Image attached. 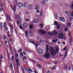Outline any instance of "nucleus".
<instances>
[{"mask_svg": "<svg viewBox=\"0 0 73 73\" xmlns=\"http://www.w3.org/2000/svg\"><path fill=\"white\" fill-rule=\"evenodd\" d=\"M49 51L52 54V56H55L56 51L54 48L52 46L49 47Z\"/></svg>", "mask_w": 73, "mask_h": 73, "instance_id": "obj_1", "label": "nucleus"}, {"mask_svg": "<svg viewBox=\"0 0 73 73\" xmlns=\"http://www.w3.org/2000/svg\"><path fill=\"white\" fill-rule=\"evenodd\" d=\"M46 53L44 55V57L45 58H48L50 56V54L49 52H46Z\"/></svg>", "mask_w": 73, "mask_h": 73, "instance_id": "obj_2", "label": "nucleus"}, {"mask_svg": "<svg viewBox=\"0 0 73 73\" xmlns=\"http://www.w3.org/2000/svg\"><path fill=\"white\" fill-rule=\"evenodd\" d=\"M36 51L37 53H38L41 54H42L44 53V51L40 49H37L36 50Z\"/></svg>", "mask_w": 73, "mask_h": 73, "instance_id": "obj_3", "label": "nucleus"}, {"mask_svg": "<svg viewBox=\"0 0 73 73\" xmlns=\"http://www.w3.org/2000/svg\"><path fill=\"white\" fill-rule=\"evenodd\" d=\"M58 37L60 39H62L64 38V35L62 33H61L59 34Z\"/></svg>", "mask_w": 73, "mask_h": 73, "instance_id": "obj_4", "label": "nucleus"}, {"mask_svg": "<svg viewBox=\"0 0 73 73\" xmlns=\"http://www.w3.org/2000/svg\"><path fill=\"white\" fill-rule=\"evenodd\" d=\"M38 33H40L43 35H44L45 34V31L43 30L40 29L38 31Z\"/></svg>", "mask_w": 73, "mask_h": 73, "instance_id": "obj_5", "label": "nucleus"}, {"mask_svg": "<svg viewBox=\"0 0 73 73\" xmlns=\"http://www.w3.org/2000/svg\"><path fill=\"white\" fill-rule=\"evenodd\" d=\"M59 20L62 22H65V19L64 18V17H60L59 19Z\"/></svg>", "mask_w": 73, "mask_h": 73, "instance_id": "obj_6", "label": "nucleus"}, {"mask_svg": "<svg viewBox=\"0 0 73 73\" xmlns=\"http://www.w3.org/2000/svg\"><path fill=\"white\" fill-rule=\"evenodd\" d=\"M22 25L23 27H24V28H28V24L25 22L23 23Z\"/></svg>", "mask_w": 73, "mask_h": 73, "instance_id": "obj_7", "label": "nucleus"}, {"mask_svg": "<svg viewBox=\"0 0 73 73\" xmlns=\"http://www.w3.org/2000/svg\"><path fill=\"white\" fill-rule=\"evenodd\" d=\"M55 24L56 25V28L57 29H58L60 28V24H58V23L57 21L55 22Z\"/></svg>", "mask_w": 73, "mask_h": 73, "instance_id": "obj_8", "label": "nucleus"}, {"mask_svg": "<svg viewBox=\"0 0 73 73\" xmlns=\"http://www.w3.org/2000/svg\"><path fill=\"white\" fill-rule=\"evenodd\" d=\"M34 8L35 10H37L38 11V10L40 9V7L38 5H35V6Z\"/></svg>", "mask_w": 73, "mask_h": 73, "instance_id": "obj_9", "label": "nucleus"}, {"mask_svg": "<svg viewBox=\"0 0 73 73\" xmlns=\"http://www.w3.org/2000/svg\"><path fill=\"white\" fill-rule=\"evenodd\" d=\"M23 3H17V5H18V7L19 8H21L22 6Z\"/></svg>", "mask_w": 73, "mask_h": 73, "instance_id": "obj_10", "label": "nucleus"}, {"mask_svg": "<svg viewBox=\"0 0 73 73\" xmlns=\"http://www.w3.org/2000/svg\"><path fill=\"white\" fill-rule=\"evenodd\" d=\"M38 22H39V19H38L36 18L34 21V23H36V24H37Z\"/></svg>", "mask_w": 73, "mask_h": 73, "instance_id": "obj_11", "label": "nucleus"}, {"mask_svg": "<svg viewBox=\"0 0 73 73\" xmlns=\"http://www.w3.org/2000/svg\"><path fill=\"white\" fill-rule=\"evenodd\" d=\"M29 9H31L32 8V5L31 4H29L27 5Z\"/></svg>", "mask_w": 73, "mask_h": 73, "instance_id": "obj_12", "label": "nucleus"}, {"mask_svg": "<svg viewBox=\"0 0 73 73\" xmlns=\"http://www.w3.org/2000/svg\"><path fill=\"white\" fill-rule=\"evenodd\" d=\"M16 62H17V64L18 66V67H19V66H20V63H19V60L18 59L16 60Z\"/></svg>", "mask_w": 73, "mask_h": 73, "instance_id": "obj_13", "label": "nucleus"}, {"mask_svg": "<svg viewBox=\"0 0 73 73\" xmlns=\"http://www.w3.org/2000/svg\"><path fill=\"white\" fill-rule=\"evenodd\" d=\"M27 3H25L23 4H22V7L25 8V7H26L27 6Z\"/></svg>", "mask_w": 73, "mask_h": 73, "instance_id": "obj_14", "label": "nucleus"}, {"mask_svg": "<svg viewBox=\"0 0 73 73\" xmlns=\"http://www.w3.org/2000/svg\"><path fill=\"white\" fill-rule=\"evenodd\" d=\"M55 49H56V51L57 53H58L59 51V48L58 47L56 46L55 48Z\"/></svg>", "mask_w": 73, "mask_h": 73, "instance_id": "obj_15", "label": "nucleus"}, {"mask_svg": "<svg viewBox=\"0 0 73 73\" xmlns=\"http://www.w3.org/2000/svg\"><path fill=\"white\" fill-rule=\"evenodd\" d=\"M40 3L41 4H42V5H44L45 4V2L43 1H40Z\"/></svg>", "mask_w": 73, "mask_h": 73, "instance_id": "obj_16", "label": "nucleus"}, {"mask_svg": "<svg viewBox=\"0 0 73 73\" xmlns=\"http://www.w3.org/2000/svg\"><path fill=\"white\" fill-rule=\"evenodd\" d=\"M68 52V50H66L65 52V55H64L63 58H65L67 56V52Z\"/></svg>", "mask_w": 73, "mask_h": 73, "instance_id": "obj_17", "label": "nucleus"}, {"mask_svg": "<svg viewBox=\"0 0 73 73\" xmlns=\"http://www.w3.org/2000/svg\"><path fill=\"white\" fill-rule=\"evenodd\" d=\"M68 52V50H66L65 52V55H64L63 58H65L67 56V52Z\"/></svg>", "mask_w": 73, "mask_h": 73, "instance_id": "obj_18", "label": "nucleus"}, {"mask_svg": "<svg viewBox=\"0 0 73 73\" xmlns=\"http://www.w3.org/2000/svg\"><path fill=\"white\" fill-rule=\"evenodd\" d=\"M48 50H49V46L47 45L46 47V52H48Z\"/></svg>", "mask_w": 73, "mask_h": 73, "instance_id": "obj_19", "label": "nucleus"}, {"mask_svg": "<svg viewBox=\"0 0 73 73\" xmlns=\"http://www.w3.org/2000/svg\"><path fill=\"white\" fill-rule=\"evenodd\" d=\"M15 58H19V54L17 53H15Z\"/></svg>", "mask_w": 73, "mask_h": 73, "instance_id": "obj_20", "label": "nucleus"}, {"mask_svg": "<svg viewBox=\"0 0 73 73\" xmlns=\"http://www.w3.org/2000/svg\"><path fill=\"white\" fill-rule=\"evenodd\" d=\"M52 32H53V33H54V35H57V33H58V32H57V31H56L55 30L54 31H52Z\"/></svg>", "mask_w": 73, "mask_h": 73, "instance_id": "obj_21", "label": "nucleus"}, {"mask_svg": "<svg viewBox=\"0 0 73 73\" xmlns=\"http://www.w3.org/2000/svg\"><path fill=\"white\" fill-rule=\"evenodd\" d=\"M16 6H14L13 8V11H14V13H15V12H16Z\"/></svg>", "mask_w": 73, "mask_h": 73, "instance_id": "obj_22", "label": "nucleus"}, {"mask_svg": "<svg viewBox=\"0 0 73 73\" xmlns=\"http://www.w3.org/2000/svg\"><path fill=\"white\" fill-rule=\"evenodd\" d=\"M54 17H55L56 19H58V16H57V14H55L54 16Z\"/></svg>", "mask_w": 73, "mask_h": 73, "instance_id": "obj_23", "label": "nucleus"}, {"mask_svg": "<svg viewBox=\"0 0 73 73\" xmlns=\"http://www.w3.org/2000/svg\"><path fill=\"white\" fill-rule=\"evenodd\" d=\"M2 11H4L3 10V7L1 6H0V11L1 12Z\"/></svg>", "mask_w": 73, "mask_h": 73, "instance_id": "obj_24", "label": "nucleus"}, {"mask_svg": "<svg viewBox=\"0 0 73 73\" xmlns=\"http://www.w3.org/2000/svg\"><path fill=\"white\" fill-rule=\"evenodd\" d=\"M48 35H51V36H52V35H54L53 32H50L48 33Z\"/></svg>", "mask_w": 73, "mask_h": 73, "instance_id": "obj_25", "label": "nucleus"}, {"mask_svg": "<svg viewBox=\"0 0 73 73\" xmlns=\"http://www.w3.org/2000/svg\"><path fill=\"white\" fill-rule=\"evenodd\" d=\"M29 42H31V43H32V44H33L34 45L35 44V41H29Z\"/></svg>", "mask_w": 73, "mask_h": 73, "instance_id": "obj_26", "label": "nucleus"}, {"mask_svg": "<svg viewBox=\"0 0 73 73\" xmlns=\"http://www.w3.org/2000/svg\"><path fill=\"white\" fill-rule=\"evenodd\" d=\"M34 45L35 46V48L36 49H37V47H38V46L39 45V44H35Z\"/></svg>", "mask_w": 73, "mask_h": 73, "instance_id": "obj_27", "label": "nucleus"}, {"mask_svg": "<svg viewBox=\"0 0 73 73\" xmlns=\"http://www.w3.org/2000/svg\"><path fill=\"white\" fill-rule=\"evenodd\" d=\"M26 37H28V32H25Z\"/></svg>", "mask_w": 73, "mask_h": 73, "instance_id": "obj_28", "label": "nucleus"}, {"mask_svg": "<svg viewBox=\"0 0 73 73\" xmlns=\"http://www.w3.org/2000/svg\"><path fill=\"white\" fill-rule=\"evenodd\" d=\"M52 68L53 70H54V69H56V66H55V65H54L53 67H52Z\"/></svg>", "mask_w": 73, "mask_h": 73, "instance_id": "obj_29", "label": "nucleus"}, {"mask_svg": "<svg viewBox=\"0 0 73 73\" xmlns=\"http://www.w3.org/2000/svg\"><path fill=\"white\" fill-rule=\"evenodd\" d=\"M57 40L56 39L54 40H52V42H57Z\"/></svg>", "mask_w": 73, "mask_h": 73, "instance_id": "obj_30", "label": "nucleus"}, {"mask_svg": "<svg viewBox=\"0 0 73 73\" xmlns=\"http://www.w3.org/2000/svg\"><path fill=\"white\" fill-rule=\"evenodd\" d=\"M5 24H6V22H5L4 23V25H3L4 28L6 27V25H5Z\"/></svg>", "mask_w": 73, "mask_h": 73, "instance_id": "obj_31", "label": "nucleus"}, {"mask_svg": "<svg viewBox=\"0 0 73 73\" xmlns=\"http://www.w3.org/2000/svg\"><path fill=\"white\" fill-rule=\"evenodd\" d=\"M68 27H70L71 25V23H68L67 25Z\"/></svg>", "mask_w": 73, "mask_h": 73, "instance_id": "obj_32", "label": "nucleus"}, {"mask_svg": "<svg viewBox=\"0 0 73 73\" xmlns=\"http://www.w3.org/2000/svg\"><path fill=\"white\" fill-rule=\"evenodd\" d=\"M19 28L20 29H24V28H23V27H22V26L21 25H19Z\"/></svg>", "mask_w": 73, "mask_h": 73, "instance_id": "obj_33", "label": "nucleus"}, {"mask_svg": "<svg viewBox=\"0 0 73 73\" xmlns=\"http://www.w3.org/2000/svg\"><path fill=\"white\" fill-rule=\"evenodd\" d=\"M65 14H66V15H68L69 14V13L67 11H66L65 12H64Z\"/></svg>", "mask_w": 73, "mask_h": 73, "instance_id": "obj_34", "label": "nucleus"}, {"mask_svg": "<svg viewBox=\"0 0 73 73\" xmlns=\"http://www.w3.org/2000/svg\"><path fill=\"white\" fill-rule=\"evenodd\" d=\"M3 54H1V57H0V59H3Z\"/></svg>", "mask_w": 73, "mask_h": 73, "instance_id": "obj_35", "label": "nucleus"}, {"mask_svg": "<svg viewBox=\"0 0 73 73\" xmlns=\"http://www.w3.org/2000/svg\"><path fill=\"white\" fill-rule=\"evenodd\" d=\"M22 50H23V49H20L18 51V52H19V53H20L22 52Z\"/></svg>", "mask_w": 73, "mask_h": 73, "instance_id": "obj_36", "label": "nucleus"}, {"mask_svg": "<svg viewBox=\"0 0 73 73\" xmlns=\"http://www.w3.org/2000/svg\"><path fill=\"white\" fill-rule=\"evenodd\" d=\"M7 17V19L8 20H9V19L10 20V21H11V18L9 17V18L8 17Z\"/></svg>", "mask_w": 73, "mask_h": 73, "instance_id": "obj_37", "label": "nucleus"}, {"mask_svg": "<svg viewBox=\"0 0 73 73\" xmlns=\"http://www.w3.org/2000/svg\"><path fill=\"white\" fill-rule=\"evenodd\" d=\"M29 27L30 29H32V28H33V26L31 25H30Z\"/></svg>", "mask_w": 73, "mask_h": 73, "instance_id": "obj_38", "label": "nucleus"}, {"mask_svg": "<svg viewBox=\"0 0 73 73\" xmlns=\"http://www.w3.org/2000/svg\"><path fill=\"white\" fill-rule=\"evenodd\" d=\"M23 58H24L25 60L27 59V56H24V57H23Z\"/></svg>", "mask_w": 73, "mask_h": 73, "instance_id": "obj_39", "label": "nucleus"}, {"mask_svg": "<svg viewBox=\"0 0 73 73\" xmlns=\"http://www.w3.org/2000/svg\"><path fill=\"white\" fill-rule=\"evenodd\" d=\"M68 35L70 37V36H71V33L70 32H68Z\"/></svg>", "mask_w": 73, "mask_h": 73, "instance_id": "obj_40", "label": "nucleus"}, {"mask_svg": "<svg viewBox=\"0 0 73 73\" xmlns=\"http://www.w3.org/2000/svg\"><path fill=\"white\" fill-rule=\"evenodd\" d=\"M70 44H71V43H72V38H70Z\"/></svg>", "mask_w": 73, "mask_h": 73, "instance_id": "obj_41", "label": "nucleus"}, {"mask_svg": "<svg viewBox=\"0 0 73 73\" xmlns=\"http://www.w3.org/2000/svg\"><path fill=\"white\" fill-rule=\"evenodd\" d=\"M40 27L42 28H43V25L42 24H40Z\"/></svg>", "mask_w": 73, "mask_h": 73, "instance_id": "obj_42", "label": "nucleus"}, {"mask_svg": "<svg viewBox=\"0 0 73 73\" xmlns=\"http://www.w3.org/2000/svg\"><path fill=\"white\" fill-rule=\"evenodd\" d=\"M71 16H72V17H73V11H72L71 14Z\"/></svg>", "mask_w": 73, "mask_h": 73, "instance_id": "obj_43", "label": "nucleus"}, {"mask_svg": "<svg viewBox=\"0 0 73 73\" xmlns=\"http://www.w3.org/2000/svg\"><path fill=\"white\" fill-rule=\"evenodd\" d=\"M20 56H21H21H23V52H21V53L20 54Z\"/></svg>", "mask_w": 73, "mask_h": 73, "instance_id": "obj_44", "label": "nucleus"}, {"mask_svg": "<svg viewBox=\"0 0 73 73\" xmlns=\"http://www.w3.org/2000/svg\"><path fill=\"white\" fill-rule=\"evenodd\" d=\"M10 67L11 68H13L12 64V63H11V64H10Z\"/></svg>", "mask_w": 73, "mask_h": 73, "instance_id": "obj_45", "label": "nucleus"}, {"mask_svg": "<svg viewBox=\"0 0 73 73\" xmlns=\"http://www.w3.org/2000/svg\"><path fill=\"white\" fill-rule=\"evenodd\" d=\"M17 23L18 24V25H19V24H20V21H17Z\"/></svg>", "mask_w": 73, "mask_h": 73, "instance_id": "obj_46", "label": "nucleus"}, {"mask_svg": "<svg viewBox=\"0 0 73 73\" xmlns=\"http://www.w3.org/2000/svg\"><path fill=\"white\" fill-rule=\"evenodd\" d=\"M67 68H68V66H66V67H65L64 68V69L66 70V69H67Z\"/></svg>", "mask_w": 73, "mask_h": 73, "instance_id": "obj_47", "label": "nucleus"}, {"mask_svg": "<svg viewBox=\"0 0 73 73\" xmlns=\"http://www.w3.org/2000/svg\"><path fill=\"white\" fill-rule=\"evenodd\" d=\"M71 69V66H69V70H70Z\"/></svg>", "mask_w": 73, "mask_h": 73, "instance_id": "obj_48", "label": "nucleus"}, {"mask_svg": "<svg viewBox=\"0 0 73 73\" xmlns=\"http://www.w3.org/2000/svg\"><path fill=\"white\" fill-rule=\"evenodd\" d=\"M66 49V47H64V48H63V50L64 51V50H65Z\"/></svg>", "mask_w": 73, "mask_h": 73, "instance_id": "obj_49", "label": "nucleus"}, {"mask_svg": "<svg viewBox=\"0 0 73 73\" xmlns=\"http://www.w3.org/2000/svg\"><path fill=\"white\" fill-rule=\"evenodd\" d=\"M30 35H33V33H32V31H31L30 32Z\"/></svg>", "mask_w": 73, "mask_h": 73, "instance_id": "obj_50", "label": "nucleus"}, {"mask_svg": "<svg viewBox=\"0 0 73 73\" xmlns=\"http://www.w3.org/2000/svg\"><path fill=\"white\" fill-rule=\"evenodd\" d=\"M39 67L40 68H41V65L40 64H39L38 65Z\"/></svg>", "mask_w": 73, "mask_h": 73, "instance_id": "obj_51", "label": "nucleus"}, {"mask_svg": "<svg viewBox=\"0 0 73 73\" xmlns=\"http://www.w3.org/2000/svg\"><path fill=\"white\" fill-rule=\"evenodd\" d=\"M23 53L24 55H25V54H26V53H25V51H23Z\"/></svg>", "mask_w": 73, "mask_h": 73, "instance_id": "obj_52", "label": "nucleus"}, {"mask_svg": "<svg viewBox=\"0 0 73 73\" xmlns=\"http://www.w3.org/2000/svg\"><path fill=\"white\" fill-rule=\"evenodd\" d=\"M68 29V28H66L64 29V31H67Z\"/></svg>", "mask_w": 73, "mask_h": 73, "instance_id": "obj_53", "label": "nucleus"}, {"mask_svg": "<svg viewBox=\"0 0 73 73\" xmlns=\"http://www.w3.org/2000/svg\"><path fill=\"white\" fill-rule=\"evenodd\" d=\"M6 38L5 36V35H3V39L4 40H5Z\"/></svg>", "mask_w": 73, "mask_h": 73, "instance_id": "obj_54", "label": "nucleus"}, {"mask_svg": "<svg viewBox=\"0 0 73 73\" xmlns=\"http://www.w3.org/2000/svg\"><path fill=\"white\" fill-rule=\"evenodd\" d=\"M11 59H12V60H13V61H14V58H13V56L11 57Z\"/></svg>", "mask_w": 73, "mask_h": 73, "instance_id": "obj_55", "label": "nucleus"}, {"mask_svg": "<svg viewBox=\"0 0 73 73\" xmlns=\"http://www.w3.org/2000/svg\"><path fill=\"white\" fill-rule=\"evenodd\" d=\"M5 29L7 31H8V27H6Z\"/></svg>", "mask_w": 73, "mask_h": 73, "instance_id": "obj_56", "label": "nucleus"}, {"mask_svg": "<svg viewBox=\"0 0 73 73\" xmlns=\"http://www.w3.org/2000/svg\"><path fill=\"white\" fill-rule=\"evenodd\" d=\"M34 72H35V73H38V72H37V71H36V70H34Z\"/></svg>", "mask_w": 73, "mask_h": 73, "instance_id": "obj_57", "label": "nucleus"}, {"mask_svg": "<svg viewBox=\"0 0 73 73\" xmlns=\"http://www.w3.org/2000/svg\"><path fill=\"white\" fill-rule=\"evenodd\" d=\"M47 73H51V71H48L47 72Z\"/></svg>", "mask_w": 73, "mask_h": 73, "instance_id": "obj_58", "label": "nucleus"}, {"mask_svg": "<svg viewBox=\"0 0 73 73\" xmlns=\"http://www.w3.org/2000/svg\"><path fill=\"white\" fill-rule=\"evenodd\" d=\"M25 20L27 21H29V20L27 19H25Z\"/></svg>", "mask_w": 73, "mask_h": 73, "instance_id": "obj_59", "label": "nucleus"}, {"mask_svg": "<svg viewBox=\"0 0 73 73\" xmlns=\"http://www.w3.org/2000/svg\"><path fill=\"white\" fill-rule=\"evenodd\" d=\"M8 37H11V35H10V34H9L8 35Z\"/></svg>", "mask_w": 73, "mask_h": 73, "instance_id": "obj_60", "label": "nucleus"}, {"mask_svg": "<svg viewBox=\"0 0 73 73\" xmlns=\"http://www.w3.org/2000/svg\"><path fill=\"white\" fill-rule=\"evenodd\" d=\"M63 56V55H60L59 56V57H62V56Z\"/></svg>", "mask_w": 73, "mask_h": 73, "instance_id": "obj_61", "label": "nucleus"}, {"mask_svg": "<svg viewBox=\"0 0 73 73\" xmlns=\"http://www.w3.org/2000/svg\"><path fill=\"white\" fill-rule=\"evenodd\" d=\"M65 5L66 6H68V3H67V4H65Z\"/></svg>", "mask_w": 73, "mask_h": 73, "instance_id": "obj_62", "label": "nucleus"}, {"mask_svg": "<svg viewBox=\"0 0 73 73\" xmlns=\"http://www.w3.org/2000/svg\"><path fill=\"white\" fill-rule=\"evenodd\" d=\"M71 7H72V8H73V3L72 4V5H71Z\"/></svg>", "mask_w": 73, "mask_h": 73, "instance_id": "obj_63", "label": "nucleus"}, {"mask_svg": "<svg viewBox=\"0 0 73 73\" xmlns=\"http://www.w3.org/2000/svg\"><path fill=\"white\" fill-rule=\"evenodd\" d=\"M25 70L26 71H28V69H27V68H26L25 69Z\"/></svg>", "mask_w": 73, "mask_h": 73, "instance_id": "obj_64", "label": "nucleus"}]
</instances>
